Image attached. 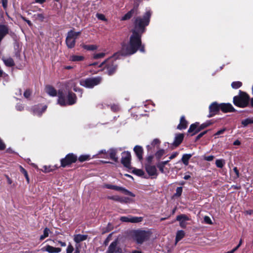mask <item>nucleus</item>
<instances>
[{
    "label": "nucleus",
    "mask_w": 253,
    "mask_h": 253,
    "mask_svg": "<svg viewBox=\"0 0 253 253\" xmlns=\"http://www.w3.org/2000/svg\"><path fill=\"white\" fill-rule=\"evenodd\" d=\"M241 123L244 127H246L249 124H253V119L251 118H247L243 120Z\"/></svg>",
    "instance_id": "33"
},
{
    "label": "nucleus",
    "mask_w": 253,
    "mask_h": 253,
    "mask_svg": "<svg viewBox=\"0 0 253 253\" xmlns=\"http://www.w3.org/2000/svg\"><path fill=\"white\" fill-rule=\"evenodd\" d=\"M187 124H188L187 122L185 119L184 116H182L180 118V123L178 125L177 128L178 129H180V130L183 129H185L187 127Z\"/></svg>",
    "instance_id": "24"
},
{
    "label": "nucleus",
    "mask_w": 253,
    "mask_h": 253,
    "mask_svg": "<svg viewBox=\"0 0 253 253\" xmlns=\"http://www.w3.org/2000/svg\"><path fill=\"white\" fill-rule=\"evenodd\" d=\"M176 195H177L178 196H180L182 192V188L181 187H177L176 188Z\"/></svg>",
    "instance_id": "48"
},
{
    "label": "nucleus",
    "mask_w": 253,
    "mask_h": 253,
    "mask_svg": "<svg viewBox=\"0 0 253 253\" xmlns=\"http://www.w3.org/2000/svg\"><path fill=\"white\" fill-rule=\"evenodd\" d=\"M112 189L116 191H120L125 195H129L132 197H134L135 196V194L132 193L131 192L121 186L112 185Z\"/></svg>",
    "instance_id": "12"
},
{
    "label": "nucleus",
    "mask_w": 253,
    "mask_h": 253,
    "mask_svg": "<svg viewBox=\"0 0 253 253\" xmlns=\"http://www.w3.org/2000/svg\"><path fill=\"white\" fill-rule=\"evenodd\" d=\"M209 123H204L201 125L198 126V127H199L198 130H197L196 131H200L201 130L206 128L208 126H209Z\"/></svg>",
    "instance_id": "45"
},
{
    "label": "nucleus",
    "mask_w": 253,
    "mask_h": 253,
    "mask_svg": "<svg viewBox=\"0 0 253 253\" xmlns=\"http://www.w3.org/2000/svg\"><path fill=\"white\" fill-rule=\"evenodd\" d=\"M152 11L150 9L146 11L142 17H136L134 21V28L132 34L130 37L128 44H123L120 51L112 56V59H117L119 56H127L135 53L138 49L141 52H144V47L141 45V36L145 31L150 21Z\"/></svg>",
    "instance_id": "1"
},
{
    "label": "nucleus",
    "mask_w": 253,
    "mask_h": 253,
    "mask_svg": "<svg viewBox=\"0 0 253 253\" xmlns=\"http://www.w3.org/2000/svg\"><path fill=\"white\" fill-rule=\"evenodd\" d=\"M37 17L41 20H42L44 18V15L42 13L38 14L37 15Z\"/></svg>",
    "instance_id": "61"
},
{
    "label": "nucleus",
    "mask_w": 253,
    "mask_h": 253,
    "mask_svg": "<svg viewBox=\"0 0 253 253\" xmlns=\"http://www.w3.org/2000/svg\"><path fill=\"white\" fill-rule=\"evenodd\" d=\"M77 101L76 95L75 93L69 92L67 96V100L65 99L62 93H59L58 103L62 106L72 105L76 103Z\"/></svg>",
    "instance_id": "2"
},
{
    "label": "nucleus",
    "mask_w": 253,
    "mask_h": 253,
    "mask_svg": "<svg viewBox=\"0 0 253 253\" xmlns=\"http://www.w3.org/2000/svg\"><path fill=\"white\" fill-rule=\"evenodd\" d=\"M120 107L118 104L112 105V111L118 112L120 111Z\"/></svg>",
    "instance_id": "44"
},
{
    "label": "nucleus",
    "mask_w": 253,
    "mask_h": 253,
    "mask_svg": "<svg viewBox=\"0 0 253 253\" xmlns=\"http://www.w3.org/2000/svg\"><path fill=\"white\" fill-rule=\"evenodd\" d=\"M81 34V32H75L70 30L67 33L66 38V43L68 48H73L75 45L76 40Z\"/></svg>",
    "instance_id": "5"
},
{
    "label": "nucleus",
    "mask_w": 253,
    "mask_h": 253,
    "mask_svg": "<svg viewBox=\"0 0 253 253\" xmlns=\"http://www.w3.org/2000/svg\"><path fill=\"white\" fill-rule=\"evenodd\" d=\"M160 143V140H159L158 139L156 138V139H154L152 141V143H151V145H152V146H156V145H157L159 144V143Z\"/></svg>",
    "instance_id": "49"
},
{
    "label": "nucleus",
    "mask_w": 253,
    "mask_h": 253,
    "mask_svg": "<svg viewBox=\"0 0 253 253\" xmlns=\"http://www.w3.org/2000/svg\"><path fill=\"white\" fill-rule=\"evenodd\" d=\"M84 59V57L82 55H72L69 57V60L73 62H78Z\"/></svg>",
    "instance_id": "27"
},
{
    "label": "nucleus",
    "mask_w": 253,
    "mask_h": 253,
    "mask_svg": "<svg viewBox=\"0 0 253 253\" xmlns=\"http://www.w3.org/2000/svg\"><path fill=\"white\" fill-rule=\"evenodd\" d=\"M233 171L235 172L236 175V178H238L239 177V172L236 167H234L233 168Z\"/></svg>",
    "instance_id": "57"
},
{
    "label": "nucleus",
    "mask_w": 253,
    "mask_h": 253,
    "mask_svg": "<svg viewBox=\"0 0 253 253\" xmlns=\"http://www.w3.org/2000/svg\"><path fill=\"white\" fill-rule=\"evenodd\" d=\"M242 244V240L241 239L239 241L238 245H237V246L232 249L233 251L234 252H236L238 249V248L241 246Z\"/></svg>",
    "instance_id": "54"
},
{
    "label": "nucleus",
    "mask_w": 253,
    "mask_h": 253,
    "mask_svg": "<svg viewBox=\"0 0 253 253\" xmlns=\"http://www.w3.org/2000/svg\"><path fill=\"white\" fill-rule=\"evenodd\" d=\"M214 156L212 155L208 156L205 157V160L207 161H211L213 160Z\"/></svg>",
    "instance_id": "55"
},
{
    "label": "nucleus",
    "mask_w": 253,
    "mask_h": 253,
    "mask_svg": "<svg viewBox=\"0 0 253 253\" xmlns=\"http://www.w3.org/2000/svg\"><path fill=\"white\" fill-rule=\"evenodd\" d=\"M7 1L8 0H1V3L3 7L5 9L7 6Z\"/></svg>",
    "instance_id": "56"
},
{
    "label": "nucleus",
    "mask_w": 253,
    "mask_h": 253,
    "mask_svg": "<svg viewBox=\"0 0 253 253\" xmlns=\"http://www.w3.org/2000/svg\"><path fill=\"white\" fill-rule=\"evenodd\" d=\"M157 166H158V168H159V170L161 171V172L163 173L164 172V169L165 167V166H164V165H161V164H159V165H158Z\"/></svg>",
    "instance_id": "58"
},
{
    "label": "nucleus",
    "mask_w": 253,
    "mask_h": 253,
    "mask_svg": "<svg viewBox=\"0 0 253 253\" xmlns=\"http://www.w3.org/2000/svg\"><path fill=\"white\" fill-rule=\"evenodd\" d=\"M122 150L121 148H112V161H114L115 162H117L119 160V157L118 153L119 152H121Z\"/></svg>",
    "instance_id": "21"
},
{
    "label": "nucleus",
    "mask_w": 253,
    "mask_h": 253,
    "mask_svg": "<svg viewBox=\"0 0 253 253\" xmlns=\"http://www.w3.org/2000/svg\"><path fill=\"white\" fill-rule=\"evenodd\" d=\"M110 238H111V234H109V235L108 236V237L107 238V239H106V240L104 242V244L105 245H107L108 244V243L110 241Z\"/></svg>",
    "instance_id": "62"
},
{
    "label": "nucleus",
    "mask_w": 253,
    "mask_h": 253,
    "mask_svg": "<svg viewBox=\"0 0 253 253\" xmlns=\"http://www.w3.org/2000/svg\"><path fill=\"white\" fill-rule=\"evenodd\" d=\"M131 155L128 151L122 153L121 163L126 168L130 167Z\"/></svg>",
    "instance_id": "8"
},
{
    "label": "nucleus",
    "mask_w": 253,
    "mask_h": 253,
    "mask_svg": "<svg viewBox=\"0 0 253 253\" xmlns=\"http://www.w3.org/2000/svg\"><path fill=\"white\" fill-rule=\"evenodd\" d=\"M249 102V96L248 95L241 90L239 91L238 95L235 96L233 98L234 104L240 107H246Z\"/></svg>",
    "instance_id": "3"
},
{
    "label": "nucleus",
    "mask_w": 253,
    "mask_h": 253,
    "mask_svg": "<svg viewBox=\"0 0 253 253\" xmlns=\"http://www.w3.org/2000/svg\"><path fill=\"white\" fill-rule=\"evenodd\" d=\"M91 159V156L89 155H81L79 158V160L81 162H83L85 161H88Z\"/></svg>",
    "instance_id": "34"
},
{
    "label": "nucleus",
    "mask_w": 253,
    "mask_h": 253,
    "mask_svg": "<svg viewBox=\"0 0 253 253\" xmlns=\"http://www.w3.org/2000/svg\"><path fill=\"white\" fill-rule=\"evenodd\" d=\"M133 173L138 176H143L144 172L140 169H134L133 170Z\"/></svg>",
    "instance_id": "40"
},
{
    "label": "nucleus",
    "mask_w": 253,
    "mask_h": 253,
    "mask_svg": "<svg viewBox=\"0 0 253 253\" xmlns=\"http://www.w3.org/2000/svg\"><path fill=\"white\" fill-rule=\"evenodd\" d=\"M3 61L7 66L11 67L14 65V61L11 58H3Z\"/></svg>",
    "instance_id": "31"
},
{
    "label": "nucleus",
    "mask_w": 253,
    "mask_h": 253,
    "mask_svg": "<svg viewBox=\"0 0 253 253\" xmlns=\"http://www.w3.org/2000/svg\"><path fill=\"white\" fill-rule=\"evenodd\" d=\"M26 161L29 164H30L31 165H32L33 167L35 168L36 169H38V166L34 163H31V160L29 158H27V159H26Z\"/></svg>",
    "instance_id": "53"
},
{
    "label": "nucleus",
    "mask_w": 253,
    "mask_h": 253,
    "mask_svg": "<svg viewBox=\"0 0 253 253\" xmlns=\"http://www.w3.org/2000/svg\"><path fill=\"white\" fill-rule=\"evenodd\" d=\"M220 110V105L216 102L212 103L209 106V114L208 117L211 118L217 114Z\"/></svg>",
    "instance_id": "10"
},
{
    "label": "nucleus",
    "mask_w": 253,
    "mask_h": 253,
    "mask_svg": "<svg viewBox=\"0 0 253 253\" xmlns=\"http://www.w3.org/2000/svg\"><path fill=\"white\" fill-rule=\"evenodd\" d=\"M120 220L124 222L139 223L142 221L143 217L128 215L127 216H121Z\"/></svg>",
    "instance_id": "9"
},
{
    "label": "nucleus",
    "mask_w": 253,
    "mask_h": 253,
    "mask_svg": "<svg viewBox=\"0 0 253 253\" xmlns=\"http://www.w3.org/2000/svg\"><path fill=\"white\" fill-rule=\"evenodd\" d=\"M133 150L138 158V159L140 161L143 159V149L142 147L139 145L135 146Z\"/></svg>",
    "instance_id": "20"
},
{
    "label": "nucleus",
    "mask_w": 253,
    "mask_h": 253,
    "mask_svg": "<svg viewBox=\"0 0 253 253\" xmlns=\"http://www.w3.org/2000/svg\"><path fill=\"white\" fill-rule=\"evenodd\" d=\"M188 217L185 214H180L176 217V220L179 222V225L182 228H185L187 225L186 221L189 220Z\"/></svg>",
    "instance_id": "13"
},
{
    "label": "nucleus",
    "mask_w": 253,
    "mask_h": 253,
    "mask_svg": "<svg viewBox=\"0 0 253 253\" xmlns=\"http://www.w3.org/2000/svg\"><path fill=\"white\" fill-rule=\"evenodd\" d=\"M225 164V161L223 159H218L215 162V165L217 168H222Z\"/></svg>",
    "instance_id": "37"
},
{
    "label": "nucleus",
    "mask_w": 253,
    "mask_h": 253,
    "mask_svg": "<svg viewBox=\"0 0 253 253\" xmlns=\"http://www.w3.org/2000/svg\"><path fill=\"white\" fill-rule=\"evenodd\" d=\"M78 82L76 80H72L69 81L67 85V86L68 89H71L73 88V90L76 91H80L81 92V95L80 96H82V89L78 88L77 87V84H78Z\"/></svg>",
    "instance_id": "15"
},
{
    "label": "nucleus",
    "mask_w": 253,
    "mask_h": 253,
    "mask_svg": "<svg viewBox=\"0 0 253 253\" xmlns=\"http://www.w3.org/2000/svg\"><path fill=\"white\" fill-rule=\"evenodd\" d=\"M104 55H105V53H103V52L99 53H95V54H94V55H93V58L95 59L101 58L103 57L104 56Z\"/></svg>",
    "instance_id": "43"
},
{
    "label": "nucleus",
    "mask_w": 253,
    "mask_h": 253,
    "mask_svg": "<svg viewBox=\"0 0 253 253\" xmlns=\"http://www.w3.org/2000/svg\"><path fill=\"white\" fill-rule=\"evenodd\" d=\"M184 135L183 134L179 133L176 134L173 144L175 146H178L182 141Z\"/></svg>",
    "instance_id": "22"
},
{
    "label": "nucleus",
    "mask_w": 253,
    "mask_h": 253,
    "mask_svg": "<svg viewBox=\"0 0 253 253\" xmlns=\"http://www.w3.org/2000/svg\"><path fill=\"white\" fill-rule=\"evenodd\" d=\"M96 16L97 18L99 20H101L102 21H106V19L105 16L102 14L97 13Z\"/></svg>",
    "instance_id": "46"
},
{
    "label": "nucleus",
    "mask_w": 253,
    "mask_h": 253,
    "mask_svg": "<svg viewBox=\"0 0 253 253\" xmlns=\"http://www.w3.org/2000/svg\"><path fill=\"white\" fill-rule=\"evenodd\" d=\"M192 156V155L191 154H185L182 156L181 161L185 166L188 165L189 160Z\"/></svg>",
    "instance_id": "29"
},
{
    "label": "nucleus",
    "mask_w": 253,
    "mask_h": 253,
    "mask_svg": "<svg viewBox=\"0 0 253 253\" xmlns=\"http://www.w3.org/2000/svg\"><path fill=\"white\" fill-rule=\"evenodd\" d=\"M46 92L51 96H55L57 95L56 90L51 86L47 85L45 87Z\"/></svg>",
    "instance_id": "26"
},
{
    "label": "nucleus",
    "mask_w": 253,
    "mask_h": 253,
    "mask_svg": "<svg viewBox=\"0 0 253 253\" xmlns=\"http://www.w3.org/2000/svg\"><path fill=\"white\" fill-rule=\"evenodd\" d=\"M146 170L150 176H157V171L155 166L147 165L145 167Z\"/></svg>",
    "instance_id": "16"
},
{
    "label": "nucleus",
    "mask_w": 253,
    "mask_h": 253,
    "mask_svg": "<svg viewBox=\"0 0 253 253\" xmlns=\"http://www.w3.org/2000/svg\"><path fill=\"white\" fill-rule=\"evenodd\" d=\"M16 108L17 110L21 111L23 110L24 106L22 104H18L16 106Z\"/></svg>",
    "instance_id": "51"
},
{
    "label": "nucleus",
    "mask_w": 253,
    "mask_h": 253,
    "mask_svg": "<svg viewBox=\"0 0 253 253\" xmlns=\"http://www.w3.org/2000/svg\"><path fill=\"white\" fill-rule=\"evenodd\" d=\"M149 236L148 233L145 231H137L134 233V238L138 244H142Z\"/></svg>",
    "instance_id": "6"
},
{
    "label": "nucleus",
    "mask_w": 253,
    "mask_h": 253,
    "mask_svg": "<svg viewBox=\"0 0 253 253\" xmlns=\"http://www.w3.org/2000/svg\"><path fill=\"white\" fill-rule=\"evenodd\" d=\"M204 222L207 224H212L211 220V219L210 217L208 216H205L204 218Z\"/></svg>",
    "instance_id": "47"
},
{
    "label": "nucleus",
    "mask_w": 253,
    "mask_h": 253,
    "mask_svg": "<svg viewBox=\"0 0 253 253\" xmlns=\"http://www.w3.org/2000/svg\"><path fill=\"white\" fill-rule=\"evenodd\" d=\"M73 250H74L73 247L72 245H69L67 248L66 252H67V253H72L73 252Z\"/></svg>",
    "instance_id": "50"
},
{
    "label": "nucleus",
    "mask_w": 253,
    "mask_h": 253,
    "mask_svg": "<svg viewBox=\"0 0 253 253\" xmlns=\"http://www.w3.org/2000/svg\"><path fill=\"white\" fill-rule=\"evenodd\" d=\"M31 91L29 90H26L24 93V96L25 98H28L31 95Z\"/></svg>",
    "instance_id": "52"
},
{
    "label": "nucleus",
    "mask_w": 253,
    "mask_h": 253,
    "mask_svg": "<svg viewBox=\"0 0 253 253\" xmlns=\"http://www.w3.org/2000/svg\"><path fill=\"white\" fill-rule=\"evenodd\" d=\"M87 239V235L77 234L74 235V240L77 243H79L82 241L85 240Z\"/></svg>",
    "instance_id": "25"
},
{
    "label": "nucleus",
    "mask_w": 253,
    "mask_h": 253,
    "mask_svg": "<svg viewBox=\"0 0 253 253\" xmlns=\"http://www.w3.org/2000/svg\"><path fill=\"white\" fill-rule=\"evenodd\" d=\"M242 85V83L239 81L233 82L231 84V86L234 89H238Z\"/></svg>",
    "instance_id": "38"
},
{
    "label": "nucleus",
    "mask_w": 253,
    "mask_h": 253,
    "mask_svg": "<svg viewBox=\"0 0 253 253\" xmlns=\"http://www.w3.org/2000/svg\"><path fill=\"white\" fill-rule=\"evenodd\" d=\"M50 232V230L47 228H45L44 229L43 234L40 237V240H42L46 237H48Z\"/></svg>",
    "instance_id": "36"
},
{
    "label": "nucleus",
    "mask_w": 253,
    "mask_h": 253,
    "mask_svg": "<svg viewBox=\"0 0 253 253\" xmlns=\"http://www.w3.org/2000/svg\"><path fill=\"white\" fill-rule=\"evenodd\" d=\"M20 171L23 173L28 182V183L29 182V178L28 176V173L27 171L21 166H20Z\"/></svg>",
    "instance_id": "39"
},
{
    "label": "nucleus",
    "mask_w": 253,
    "mask_h": 253,
    "mask_svg": "<svg viewBox=\"0 0 253 253\" xmlns=\"http://www.w3.org/2000/svg\"><path fill=\"white\" fill-rule=\"evenodd\" d=\"M118 201L121 203H128L133 202V200L127 197H118Z\"/></svg>",
    "instance_id": "32"
},
{
    "label": "nucleus",
    "mask_w": 253,
    "mask_h": 253,
    "mask_svg": "<svg viewBox=\"0 0 253 253\" xmlns=\"http://www.w3.org/2000/svg\"><path fill=\"white\" fill-rule=\"evenodd\" d=\"M165 151L163 149H161L158 151L156 153V157L158 158V159L160 158L164 154Z\"/></svg>",
    "instance_id": "42"
},
{
    "label": "nucleus",
    "mask_w": 253,
    "mask_h": 253,
    "mask_svg": "<svg viewBox=\"0 0 253 253\" xmlns=\"http://www.w3.org/2000/svg\"><path fill=\"white\" fill-rule=\"evenodd\" d=\"M53 169L51 168L50 166H44L41 170L44 172H49L52 171Z\"/></svg>",
    "instance_id": "41"
},
{
    "label": "nucleus",
    "mask_w": 253,
    "mask_h": 253,
    "mask_svg": "<svg viewBox=\"0 0 253 253\" xmlns=\"http://www.w3.org/2000/svg\"><path fill=\"white\" fill-rule=\"evenodd\" d=\"M137 6H134L132 9L126 13L123 17H122V20H126L129 19L133 14H137Z\"/></svg>",
    "instance_id": "17"
},
{
    "label": "nucleus",
    "mask_w": 253,
    "mask_h": 253,
    "mask_svg": "<svg viewBox=\"0 0 253 253\" xmlns=\"http://www.w3.org/2000/svg\"><path fill=\"white\" fill-rule=\"evenodd\" d=\"M117 241L112 243V253H122V249L116 248Z\"/></svg>",
    "instance_id": "30"
},
{
    "label": "nucleus",
    "mask_w": 253,
    "mask_h": 253,
    "mask_svg": "<svg viewBox=\"0 0 253 253\" xmlns=\"http://www.w3.org/2000/svg\"><path fill=\"white\" fill-rule=\"evenodd\" d=\"M43 251H46L49 253H59L61 251L59 248H55L49 245H47L42 249Z\"/></svg>",
    "instance_id": "19"
},
{
    "label": "nucleus",
    "mask_w": 253,
    "mask_h": 253,
    "mask_svg": "<svg viewBox=\"0 0 253 253\" xmlns=\"http://www.w3.org/2000/svg\"><path fill=\"white\" fill-rule=\"evenodd\" d=\"M83 47L87 50H94L97 49V46L93 44L83 45Z\"/></svg>",
    "instance_id": "35"
},
{
    "label": "nucleus",
    "mask_w": 253,
    "mask_h": 253,
    "mask_svg": "<svg viewBox=\"0 0 253 253\" xmlns=\"http://www.w3.org/2000/svg\"><path fill=\"white\" fill-rule=\"evenodd\" d=\"M177 155V153H175L174 154H172L171 155H170V156L169 157V160H171L172 159H173L174 158H175L176 157V156Z\"/></svg>",
    "instance_id": "64"
},
{
    "label": "nucleus",
    "mask_w": 253,
    "mask_h": 253,
    "mask_svg": "<svg viewBox=\"0 0 253 253\" xmlns=\"http://www.w3.org/2000/svg\"><path fill=\"white\" fill-rule=\"evenodd\" d=\"M102 81L100 77H95L81 79L79 81L81 85L88 88H92L95 86L99 84Z\"/></svg>",
    "instance_id": "4"
},
{
    "label": "nucleus",
    "mask_w": 253,
    "mask_h": 253,
    "mask_svg": "<svg viewBox=\"0 0 253 253\" xmlns=\"http://www.w3.org/2000/svg\"><path fill=\"white\" fill-rule=\"evenodd\" d=\"M47 108L46 105H37L34 107L33 114L35 116H41Z\"/></svg>",
    "instance_id": "11"
},
{
    "label": "nucleus",
    "mask_w": 253,
    "mask_h": 253,
    "mask_svg": "<svg viewBox=\"0 0 253 253\" xmlns=\"http://www.w3.org/2000/svg\"><path fill=\"white\" fill-rule=\"evenodd\" d=\"M207 131H205L204 132H202L201 133H200V134H199L197 137H196V139H200L201 137H202L204 134H205L206 133H207Z\"/></svg>",
    "instance_id": "60"
},
{
    "label": "nucleus",
    "mask_w": 253,
    "mask_h": 253,
    "mask_svg": "<svg viewBox=\"0 0 253 253\" xmlns=\"http://www.w3.org/2000/svg\"><path fill=\"white\" fill-rule=\"evenodd\" d=\"M220 105V110L224 113L232 112L235 111V109L230 103H221Z\"/></svg>",
    "instance_id": "14"
},
{
    "label": "nucleus",
    "mask_w": 253,
    "mask_h": 253,
    "mask_svg": "<svg viewBox=\"0 0 253 253\" xmlns=\"http://www.w3.org/2000/svg\"><path fill=\"white\" fill-rule=\"evenodd\" d=\"M199 125V123H196L195 124H192L190 126V127L188 130V132L189 133H192L191 135H193L195 134L196 133L199 132V131H196L197 130H198V129L199 128V127H198Z\"/></svg>",
    "instance_id": "23"
},
{
    "label": "nucleus",
    "mask_w": 253,
    "mask_h": 253,
    "mask_svg": "<svg viewBox=\"0 0 253 253\" xmlns=\"http://www.w3.org/2000/svg\"><path fill=\"white\" fill-rule=\"evenodd\" d=\"M185 236V232L183 230H179L177 232L175 238V244L181 240Z\"/></svg>",
    "instance_id": "28"
},
{
    "label": "nucleus",
    "mask_w": 253,
    "mask_h": 253,
    "mask_svg": "<svg viewBox=\"0 0 253 253\" xmlns=\"http://www.w3.org/2000/svg\"><path fill=\"white\" fill-rule=\"evenodd\" d=\"M77 156L73 153H70L66 155L65 158L61 160V165L62 167L71 165L76 162Z\"/></svg>",
    "instance_id": "7"
},
{
    "label": "nucleus",
    "mask_w": 253,
    "mask_h": 253,
    "mask_svg": "<svg viewBox=\"0 0 253 253\" xmlns=\"http://www.w3.org/2000/svg\"><path fill=\"white\" fill-rule=\"evenodd\" d=\"M226 129L225 128H222L219 130H218L215 134V135H218L221 134H223L224 132L225 131Z\"/></svg>",
    "instance_id": "59"
},
{
    "label": "nucleus",
    "mask_w": 253,
    "mask_h": 253,
    "mask_svg": "<svg viewBox=\"0 0 253 253\" xmlns=\"http://www.w3.org/2000/svg\"><path fill=\"white\" fill-rule=\"evenodd\" d=\"M9 29L7 26L5 25H0V42L3 38L8 33Z\"/></svg>",
    "instance_id": "18"
},
{
    "label": "nucleus",
    "mask_w": 253,
    "mask_h": 253,
    "mask_svg": "<svg viewBox=\"0 0 253 253\" xmlns=\"http://www.w3.org/2000/svg\"><path fill=\"white\" fill-rule=\"evenodd\" d=\"M58 243L61 245V246L62 247H65L66 246V244L65 242H62V241H58Z\"/></svg>",
    "instance_id": "63"
}]
</instances>
